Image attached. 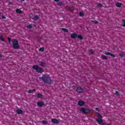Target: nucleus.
<instances>
[{"instance_id":"nucleus-1","label":"nucleus","mask_w":125,"mask_h":125,"mask_svg":"<svg viewBox=\"0 0 125 125\" xmlns=\"http://www.w3.org/2000/svg\"><path fill=\"white\" fill-rule=\"evenodd\" d=\"M40 79L42 80L45 83H48L49 84H52L53 83V81L51 80L49 75L47 74H44L40 78Z\"/></svg>"},{"instance_id":"nucleus-2","label":"nucleus","mask_w":125,"mask_h":125,"mask_svg":"<svg viewBox=\"0 0 125 125\" xmlns=\"http://www.w3.org/2000/svg\"><path fill=\"white\" fill-rule=\"evenodd\" d=\"M32 68L33 69H34V70H35V71L39 74H42V73H43V69H42V68L40 67L38 65H33Z\"/></svg>"},{"instance_id":"nucleus-3","label":"nucleus","mask_w":125,"mask_h":125,"mask_svg":"<svg viewBox=\"0 0 125 125\" xmlns=\"http://www.w3.org/2000/svg\"><path fill=\"white\" fill-rule=\"evenodd\" d=\"M13 47L14 49H18L20 47L18 41L14 39L12 42Z\"/></svg>"},{"instance_id":"nucleus-4","label":"nucleus","mask_w":125,"mask_h":125,"mask_svg":"<svg viewBox=\"0 0 125 125\" xmlns=\"http://www.w3.org/2000/svg\"><path fill=\"white\" fill-rule=\"evenodd\" d=\"M71 37L72 39H76V38H78L81 41H83V36L82 35H78L77 34H72L71 35Z\"/></svg>"},{"instance_id":"nucleus-5","label":"nucleus","mask_w":125,"mask_h":125,"mask_svg":"<svg viewBox=\"0 0 125 125\" xmlns=\"http://www.w3.org/2000/svg\"><path fill=\"white\" fill-rule=\"evenodd\" d=\"M81 112L82 113H84L85 115H87V114H89V113H90L91 112V109H87L85 108H81Z\"/></svg>"},{"instance_id":"nucleus-6","label":"nucleus","mask_w":125,"mask_h":125,"mask_svg":"<svg viewBox=\"0 0 125 125\" xmlns=\"http://www.w3.org/2000/svg\"><path fill=\"white\" fill-rule=\"evenodd\" d=\"M96 115H98V119H96V122L97 123H98V124H101V123H102V118H103L102 117V115H101V114H100L98 112H96Z\"/></svg>"},{"instance_id":"nucleus-7","label":"nucleus","mask_w":125,"mask_h":125,"mask_svg":"<svg viewBox=\"0 0 125 125\" xmlns=\"http://www.w3.org/2000/svg\"><path fill=\"white\" fill-rule=\"evenodd\" d=\"M76 91H77L78 93H82V92L83 91V89L81 87H78L76 89Z\"/></svg>"},{"instance_id":"nucleus-8","label":"nucleus","mask_w":125,"mask_h":125,"mask_svg":"<svg viewBox=\"0 0 125 125\" xmlns=\"http://www.w3.org/2000/svg\"><path fill=\"white\" fill-rule=\"evenodd\" d=\"M40 66H41L42 68H44L45 67V63L44 62H39Z\"/></svg>"},{"instance_id":"nucleus-9","label":"nucleus","mask_w":125,"mask_h":125,"mask_svg":"<svg viewBox=\"0 0 125 125\" xmlns=\"http://www.w3.org/2000/svg\"><path fill=\"white\" fill-rule=\"evenodd\" d=\"M44 105V104L42 102H39L37 103V105L38 107H42Z\"/></svg>"},{"instance_id":"nucleus-10","label":"nucleus","mask_w":125,"mask_h":125,"mask_svg":"<svg viewBox=\"0 0 125 125\" xmlns=\"http://www.w3.org/2000/svg\"><path fill=\"white\" fill-rule=\"evenodd\" d=\"M52 123H53V124H58L59 123V121H58V120L54 118L52 119Z\"/></svg>"},{"instance_id":"nucleus-11","label":"nucleus","mask_w":125,"mask_h":125,"mask_svg":"<svg viewBox=\"0 0 125 125\" xmlns=\"http://www.w3.org/2000/svg\"><path fill=\"white\" fill-rule=\"evenodd\" d=\"M105 55H109L110 56H111L112 57H116V56H115V55H114L110 52H105Z\"/></svg>"},{"instance_id":"nucleus-12","label":"nucleus","mask_w":125,"mask_h":125,"mask_svg":"<svg viewBox=\"0 0 125 125\" xmlns=\"http://www.w3.org/2000/svg\"><path fill=\"white\" fill-rule=\"evenodd\" d=\"M78 105L79 106H83L84 105V102L83 101H79Z\"/></svg>"},{"instance_id":"nucleus-13","label":"nucleus","mask_w":125,"mask_h":125,"mask_svg":"<svg viewBox=\"0 0 125 125\" xmlns=\"http://www.w3.org/2000/svg\"><path fill=\"white\" fill-rule=\"evenodd\" d=\"M17 114H22V113H23V111H22V110L19 109L17 110Z\"/></svg>"},{"instance_id":"nucleus-14","label":"nucleus","mask_w":125,"mask_h":125,"mask_svg":"<svg viewBox=\"0 0 125 125\" xmlns=\"http://www.w3.org/2000/svg\"><path fill=\"white\" fill-rule=\"evenodd\" d=\"M39 18H40L39 17V16H38V15H35L34 16V17H33L32 18V19H33V20H34L35 21H36V20H38V19H39Z\"/></svg>"},{"instance_id":"nucleus-15","label":"nucleus","mask_w":125,"mask_h":125,"mask_svg":"<svg viewBox=\"0 0 125 125\" xmlns=\"http://www.w3.org/2000/svg\"><path fill=\"white\" fill-rule=\"evenodd\" d=\"M16 13H19L20 14L22 13V11H21V10H20L19 9H17L16 10Z\"/></svg>"},{"instance_id":"nucleus-16","label":"nucleus","mask_w":125,"mask_h":125,"mask_svg":"<svg viewBox=\"0 0 125 125\" xmlns=\"http://www.w3.org/2000/svg\"><path fill=\"white\" fill-rule=\"evenodd\" d=\"M116 6H117V7H121L122 3H120V2L116 3Z\"/></svg>"},{"instance_id":"nucleus-17","label":"nucleus","mask_w":125,"mask_h":125,"mask_svg":"<svg viewBox=\"0 0 125 125\" xmlns=\"http://www.w3.org/2000/svg\"><path fill=\"white\" fill-rule=\"evenodd\" d=\"M39 51L41 52H44V47H41L39 49Z\"/></svg>"},{"instance_id":"nucleus-18","label":"nucleus","mask_w":125,"mask_h":125,"mask_svg":"<svg viewBox=\"0 0 125 125\" xmlns=\"http://www.w3.org/2000/svg\"><path fill=\"white\" fill-rule=\"evenodd\" d=\"M37 98H40V97H42V94L39 93L37 94Z\"/></svg>"},{"instance_id":"nucleus-19","label":"nucleus","mask_w":125,"mask_h":125,"mask_svg":"<svg viewBox=\"0 0 125 125\" xmlns=\"http://www.w3.org/2000/svg\"><path fill=\"white\" fill-rule=\"evenodd\" d=\"M62 30L63 31V32H65V33H68V32H69V30L66 28H62Z\"/></svg>"},{"instance_id":"nucleus-20","label":"nucleus","mask_w":125,"mask_h":125,"mask_svg":"<svg viewBox=\"0 0 125 125\" xmlns=\"http://www.w3.org/2000/svg\"><path fill=\"white\" fill-rule=\"evenodd\" d=\"M0 40L2 42H5V39H4V38H3V37H2V36H0Z\"/></svg>"},{"instance_id":"nucleus-21","label":"nucleus","mask_w":125,"mask_h":125,"mask_svg":"<svg viewBox=\"0 0 125 125\" xmlns=\"http://www.w3.org/2000/svg\"><path fill=\"white\" fill-rule=\"evenodd\" d=\"M42 124L43 125H47V122L45 120H43V121H42Z\"/></svg>"},{"instance_id":"nucleus-22","label":"nucleus","mask_w":125,"mask_h":125,"mask_svg":"<svg viewBox=\"0 0 125 125\" xmlns=\"http://www.w3.org/2000/svg\"><path fill=\"white\" fill-rule=\"evenodd\" d=\"M79 16L83 17V12H80L79 13Z\"/></svg>"},{"instance_id":"nucleus-23","label":"nucleus","mask_w":125,"mask_h":125,"mask_svg":"<svg viewBox=\"0 0 125 125\" xmlns=\"http://www.w3.org/2000/svg\"><path fill=\"white\" fill-rule=\"evenodd\" d=\"M102 58L103 59V60H107V57L105 56H102Z\"/></svg>"},{"instance_id":"nucleus-24","label":"nucleus","mask_w":125,"mask_h":125,"mask_svg":"<svg viewBox=\"0 0 125 125\" xmlns=\"http://www.w3.org/2000/svg\"><path fill=\"white\" fill-rule=\"evenodd\" d=\"M8 41L9 43H11V39L9 37H7Z\"/></svg>"},{"instance_id":"nucleus-25","label":"nucleus","mask_w":125,"mask_h":125,"mask_svg":"<svg viewBox=\"0 0 125 125\" xmlns=\"http://www.w3.org/2000/svg\"><path fill=\"white\" fill-rule=\"evenodd\" d=\"M122 22H123V24L122 25V27H125V20H123Z\"/></svg>"},{"instance_id":"nucleus-26","label":"nucleus","mask_w":125,"mask_h":125,"mask_svg":"<svg viewBox=\"0 0 125 125\" xmlns=\"http://www.w3.org/2000/svg\"><path fill=\"white\" fill-rule=\"evenodd\" d=\"M69 10H70V11H73V10H74V7H69Z\"/></svg>"},{"instance_id":"nucleus-27","label":"nucleus","mask_w":125,"mask_h":125,"mask_svg":"<svg viewBox=\"0 0 125 125\" xmlns=\"http://www.w3.org/2000/svg\"><path fill=\"white\" fill-rule=\"evenodd\" d=\"M92 22L94 23L95 24H98L99 22L96 21H92Z\"/></svg>"},{"instance_id":"nucleus-28","label":"nucleus","mask_w":125,"mask_h":125,"mask_svg":"<svg viewBox=\"0 0 125 125\" xmlns=\"http://www.w3.org/2000/svg\"><path fill=\"white\" fill-rule=\"evenodd\" d=\"M32 28H33V26H32V25H27L28 29H32Z\"/></svg>"},{"instance_id":"nucleus-29","label":"nucleus","mask_w":125,"mask_h":125,"mask_svg":"<svg viewBox=\"0 0 125 125\" xmlns=\"http://www.w3.org/2000/svg\"><path fill=\"white\" fill-rule=\"evenodd\" d=\"M98 6H102L103 5L102 4L100 3H98V4H97Z\"/></svg>"},{"instance_id":"nucleus-30","label":"nucleus","mask_w":125,"mask_h":125,"mask_svg":"<svg viewBox=\"0 0 125 125\" xmlns=\"http://www.w3.org/2000/svg\"><path fill=\"white\" fill-rule=\"evenodd\" d=\"M89 52L91 53V54H93V51H92V50H90Z\"/></svg>"},{"instance_id":"nucleus-31","label":"nucleus","mask_w":125,"mask_h":125,"mask_svg":"<svg viewBox=\"0 0 125 125\" xmlns=\"http://www.w3.org/2000/svg\"><path fill=\"white\" fill-rule=\"evenodd\" d=\"M119 56H120V57H124V54H119Z\"/></svg>"},{"instance_id":"nucleus-32","label":"nucleus","mask_w":125,"mask_h":125,"mask_svg":"<svg viewBox=\"0 0 125 125\" xmlns=\"http://www.w3.org/2000/svg\"><path fill=\"white\" fill-rule=\"evenodd\" d=\"M28 93H33V91H32V90H28Z\"/></svg>"},{"instance_id":"nucleus-33","label":"nucleus","mask_w":125,"mask_h":125,"mask_svg":"<svg viewBox=\"0 0 125 125\" xmlns=\"http://www.w3.org/2000/svg\"><path fill=\"white\" fill-rule=\"evenodd\" d=\"M115 94L117 95V96L119 95V92H118V91H115Z\"/></svg>"},{"instance_id":"nucleus-34","label":"nucleus","mask_w":125,"mask_h":125,"mask_svg":"<svg viewBox=\"0 0 125 125\" xmlns=\"http://www.w3.org/2000/svg\"><path fill=\"white\" fill-rule=\"evenodd\" d=\"M95 110H96V111H99V108L98 107H96Z\"/></svg>"},{"instance_id":"nucleus-35","label":"nucleus","mask_w":125,"mask_h":125,"mask_svg":"<svg viewBox=\"0 0 125 125\" xmlns=\"http://www.w3.org/2000/svg\"><path fill=\"white\" fill-rule=\"evenodd\" d=\"M2 19H6V17L5 16H2Z\"/></svg>"},{"instance_id":"nucleus-36","label":"nucleus","mask_w":125,"mask_h":125,"mask_svg":"<svg viewBox=\"0 0 125 125\" xmlns=\"http://www.w3.org/2000/svg\"><path fill=\"white\" fill-rule=\"evenodd\" d=\"M55 0V1H57V2L59 1V0Z\"/></svg>"},{"instance_id":"nucleus-37","label":"nucleus","mask_w":125,"mask_h":125,"mask_svg":"<svg viewBox=\"0 0 125 125\" xmlns=\"http://www.w3.org/2000/svg\"><path fill=\"white\" fill-rule=\"evenodd\" d=\"M32 91H36V89H34Z\"/></svg>"},{"instance_id":"nucleus-38","label":"nucleus","mask_w":125,"mask_h":125,"mask_svg":"<svg viewBox=\"0 0 125 125\" xmlns=\"http://www.w3.org/2000/svg\"><path fill=\"white\" fill-rule=\"evenodd\" d=\"M21 0L22 1H25V0Z\"/></svg>"},{"instance_id":"nucleus-39","label":"nucleus","mask_w":125,"mask_h":125,"mask_svg":"<svg viewBox=\"0 0 125 125\" xmlns=\"http://www.w3.org/2000/svg\"><path fill=\"white\" fill-rule=\"evenodd\" d=\"M1 57V54H0V58Z\"/></svg>"},{"instance_id":"nucleus-40","label":"nucleus","mask_w":125,"mask_h":125,"mask_svg":"<svg viewBox=\"0 0 125 125\" xmlns=\"http://www.w3.org/2000/svg\"><path fill=\"white\" fill-rule=\"evenodd\" d=\"M9 4H11V3L9 2Z\"/></svg>"}]
</instances>
